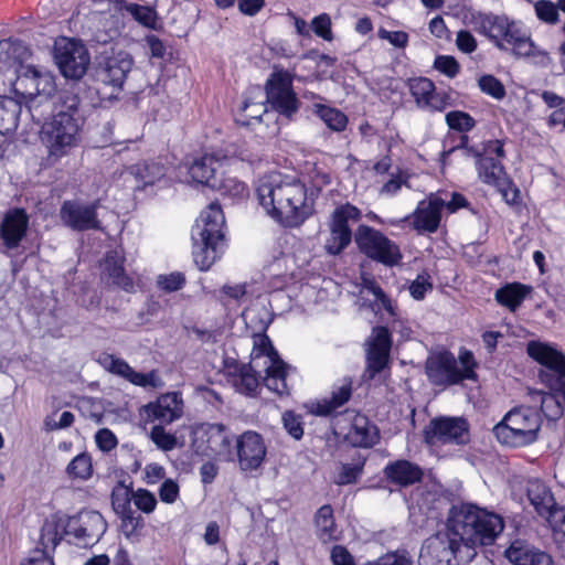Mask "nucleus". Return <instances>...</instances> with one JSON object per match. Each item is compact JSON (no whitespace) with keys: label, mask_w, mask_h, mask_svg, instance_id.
Listing matches in <instances>:
<instances>
[{"label":"nucleus","mask_w":565,"mask_h":565,"mask_svg":"<svg viewBox=\"0 0 565 565\" xmlns=\"http://www.w3.org/2000/svg\"><path fill=\"white\" fill-rule=\"evenodd\" d=\"M256 194L266 213L286 227L300 226L313 212L307 185L292 174L273 171L263 175Z\"/></svg>","instance_id":"nucleus-1"},{"label":"nucleus","mask_w":565,"mask_h":565,"mask_svg":"<svg viewBox=\"0 0 565 565\" xmlns=\"http://www.w3.org/2000/svg\"><path fill=\"white\" fill-rule=\"evenodd\" d=\"M249 364L234 362L226 366L230 382L237 392L254 396L259 387L257 367L266 371L264 384L278 395H288L290 392L287 377L289 366L279 358L267 335H259L254 341Z\"/></svg>","instance_id":"nucleus-2"},{"label":"nucleus","mask_w":565,"mask_h":565,"mask_svg":"<svg viewBox=\"0 0 565 565\" xmlns=\"http://www.w3.org/2000/svg\"><path fill=\"white\" fill-rule=\"evenodd\" d=\"M446 526L463 547L465 556L473 559L478 547L494 543L504 529V522L494 512L466 503L450 509Z\"/></svg>","instance_id":"nucleus-3"},{"label":"nucleus","mask_w":565,"mask_h":565,"mask_svg":"<svg viewBox=\"0 0 565 565\" xmlns=\"http://www.w3.org/2000/svg\"><path fill=\"white\" fill-rule=\"evenodd\" d=\"M526 352L543 366L539 377L552 391H532L531 399L534 404L540 403L541 412L548 420H556L564 411L558 396L565 404V355L554 345L540 341L529 342Z\"/></svg>","instance_id":"nucleus-4"},{"label":"nucleus","mask_w":565,"mask_h":565,"mask_svg":"<svg viewBox=\"0 0 565 565\" xmlns=\"http://www.w3.org/2000/svg\"><path fill=\"white\" fill-rule=\"evenodd\" d=\"M225 217L217 202L201 212L192 227L193 258L200 270H207L220 258L224 246Z\"/></svg>","instance_id":"nucleus-5"},{"label":"nucleus","mask_w":565,"mask_h":565,"mask_svg":"<svg viewBox=\"0 0 565 565\" xmlns=\"http://www.w3.org/2000/svg\"><path fill=\"white\" fill-rule=\"evenodd\" d=\"M75 102L67 111H58L53 116L44 130V142L47 149V160L55 163L66 157L81 141L82 120L76 116Z\"/></svg>","instance_id":"nucleus-6"},{"label":"nucleus","mask_w":565,"mask_h":565,"mask_svg":"<svg viewBox=\"0 0 565 565\" xmlns=\"http://www.w3.org/2000/svg\"><path fill=\"white\" fill-rule=\"evenodd\" d=\"M542 424L535 407H518L510 411L493 428L497 439L510 447H523L537 439Z\"/></svg>","instance_id":"nucleus-7"},{"label":"nucleus","mask_w":565,"mask_h":565,"mask_svg":"<svg viewBox=\"0 0 565 565\" xmlns=\"http://www.w3.org/2000/svg\"><path fill=\"white\" fill-rule=\"evenodd\" d=\"M477 362L471 351L461 349L458 360L450 352H441L426 362V374L434 385H455L463 380H476Z\"/></svg>","instance_id":"nucleus-8"},{"label":"nucleus","mask_w":565,"mask_h":565,"mask_svg":"<svg viewBox=\"0 0 565 565\" xmlns=\"http://www.w3.org/2000/svg\"><path fill=\"white\" fill-rule=\"evenodd\" d=\"M359 250L367 258L387 267L399 265L403 254L399 246L381 231L369 225H360L354 234Z\"/></svg>","instance_id":"nucleus-9"},{"label":"nucleus","mask_w":565,"mask_h":565,"mask_svg":"<svg viewBox=\"0 0 565 565\" xmlns=\"http://www.w3.org/2000/svg\"><path fill=\"white\" fill-rule=\"evenodd\" d=\"M465 555L463 547L445 525L444 530L426 540L419 559L423 565H459L472 561Z\"/></svg>","instance_id":"nucleus-10"},{"label":"nucleus","mask_w":565,"mask_h":565,"mask_svg":"<svg viewBox=\"0 0 565 565\" xmlns=\"http://www.w3.org/2000/svg\"><path fill=\"white\" fill-rule=\"evenodd\" d=\"M423 437L431 449L445 445H466L470 439L469 424L462 417H435L424 428Z\"/></svg>","instance_id":"nucleus-11"},{"label":"nucleus","mask_w":565,"mask_h":565,"mask_svg":"<svg viewBox=\"0 0 565 565\" xmlns=\"http://www.w3.org/2000/svg\"><path fill=\"white\" fill-rule=\"evenodd\" d=\"M266 100L280 116L292 120L300 108V100L292 88V76L289 72L275 71L266 82Z\"/></svg>","instance_id":"nucleus-12"},{"label":"nucleus","mask_w":565,"mask_h":565,"mask_svg":"<svg viewBox=\"0 0 565 565\" xmlns=\"http://www.w3.org/2000/svg\"><path fill=\"white\" fill-rule=\"evenodd\" d=\"M362 212L350 203L337 206L329 224L330 234L326 241L324 249L330 255H338L344 250L352 241V231L349 222H358Z\"/></svg>","instance_id":"nucleus-13"},{"label":"nucleus","mask_w":565,"mask_h":565,"mask_svg":"<svg viewBox=\"0 0 565 565\" xmlns=\"http://www.w3.org/2000/svg\"><path fill=\"white\" fill-rule=\"evenodd\" d=\"M195 452L209 458L232 459V438L222 424H205L194 430Z\"/></svg>","instance_id":"nucleus-14"},{"label":"nucleus","mask_w":565,"mask_h":565,"mask_svg":"<svg viewBox=\"0 0 565 565\" xmlns=\"http://www.w3.org/2000/svg\"><path fill=\"white\" fill-rule=\"evenodd\" d=\"M468 22L476 32L486 36L499 50H507L510 34L519 25L514 20L509 19L504 14L481 11L472 12Z\"/></svg>","instance_id":"nucleus-15"},{"label":"nucleus","mask_w":565,"mask_h":565,"mask_svg":"<svg viewBox=\"0 0 565 565\" xmlns=\"http://www.w3.org/2000/svg\"><path fill=\"white\" fill-rule=\"evenodd\" d=\"M107 530L104 516L97 511H81L71 516L64 527L66 535H72L75 543L89 547L99 542Z\"/></svg>","instance_id":"nucleus-16"},{"label":"nucleus","mask_w":565,"mask_h":565,"mask_svg":"<svg viewBox=\"0 0 565 565\" xmlns=\"http://www.w3.org/2000/svg\"><path fill=\"white\" fill-rule=\"evenodd\" d=\"M54 58L64 77L81 78L89 64L85 46L75 40L63 38L55 43Z\"/></svg>","instance_id":"nucleus-17"},{"label":"nucleus","mask_w":565,"mask_h":565,"mask_svg":"<svg viewBox=\"0 0 565 565\" xmlns=\"http://www.w3.org/2000/svg\"><path fill=\"white\" fill-rule=\"evenodd\" d=\"M446 201L438 194H430L426 199L418 202L414 212L403 220H390L387 224L398 225L402 222L408 221L412 227L418 234L435 233L437 232L443 211L445 210Z\"/></svg>","instance_id":"nucleus-18"},{"label":"nucleus","mask_w":565,"mask_h":565,"mask_svg":"<svg viewBox=\"0 0 565 565\" xmlns=\"http://www.w3.org/2000/svg\"><path fill=\"white\" fill-rule=\"evenodd\" d=\"M98 363L109 373L120 376L129 383L142 388H162L164 382L156 370L149 373L135 371L125 360L113 354L102 353Z\"/></svg>","instance_id":"nucleus-19"},{"label":"nucleus","mask_w":565,"mask_h":565,"mask_svg":"<svg viewBox=\"0 0 565 565\" xmlns=\"http://www.w3.org/2000/svg\"><path fill=\"white\" fill-rule=\"evenodd\" d=\"M132 66L134 58L128 52L113 50L110 54L104 56L98 65L96 70L97 81L115 89H120Z\"/></svg>","instance_id":"nucleus-20"},{"label":"nucleus","mask_w":565,"mask_h":565,"mask_svg":"<svg viewBox=\"0 0 565 565\" xmlns=\"http://www.w3.org/2000/svg\"><path fill=\"white\" fill-rule=\"evenodd\" d=\"M392 340L386 327H375L367 341L366 370L364 376L374 379L388 363Z\"/></svg>","instance_id":"nucleus-21"},{"label":"nucleus","mask_w":565,"mask_h":565,"mask_svg":"<svg viewBox=\"0 0 565 565\" xmlns=\"http://www.w3.org/2000/svg\"><path fill=\"white\" fill-rule=\"evenodd\" d=\"M98 202L81 203L78 201H65L60 210L62 222L75 231L99 230L100 222L97 217Z\"/></svg>","instance_id":"nucleus-22"},{"label":"nucleus","mask_w":565,"mask_h":565,"mask_svg":"<svg viewBox=\"0 0 565 565\" xmlns=\"http://www.w3.org/2000/svg\"><path fill=\"white\" fill-rule=\"evenodd\" d=\"M236 456L243 471L258 469L266 457V446L260 434L247 430L236 438Z\"/></svg>","instance_id":"nucleus-23"},{"label":"nucleus","mask_w":565,"mask_h":565,"mask_svg":"<svg viewBox=\"0 0 565 565\" xmlns=\"http://www.w3.org/2000/svg\"><path fill=\"white\" fill-rule=\"evenodd\" d=\"M408 87L411 95L422 109L443 111L450 105L449 96L445 93H437L434 82L429 78H412L408 82Z\"/></svg>","instance_id":"nucleus-24"},{"label":"nucleus","mask_w":565,"mask_h":565,"mask_svg":"<svg viewBox=\"0 0 565 565\" xmlns=\"http://www.w3.org/2000/svg\"><path fill=\"white\" fill-rule=\"evenodd\" d=\"M169 170L170 167L162 158L145 160L130 167V173L142 189L152 185H168L170 182Z\"/></svg>","instance_id":"nucleus-25"},{"label":"nucleus","mask_w":565,"mask_h":565,"mask_svg":"<svg viewBox=\"0 0 565 565\" xmlns=\"http://www.w3.org/2000/svg\"><path fill=\"white\" fill-rule=\"evenodd\" d=\"M526 493L535 511L542 516L552 521L559 512L561 518L565 520V510L558 509L550 488L539 479L529 480Z\"/></svg>","instance_id":"nucleus-26"},{"label":"nucleus","mask_w":565,"mask_h":565,"mask_svg":"<svg viewBox=\"0 0 565 565\" xmlns=\"http://www.w3.org/2000/svg\"><path fill=\"white\" fill-rule=\"evenodd\" d=\"M146 413L160 424H171L183 414L182 396L178 392L162 394L154 403L146 406Z\"/></svg>","instance_id":"nucleus-27"},{"label":"nucleus","mask_w":565,"mask_h":565,"mask_svg":"<svg viewBox=\"0 0 565 565\" xmlns=\"http://www.w3.org/2000/svg\"><path fill=\"white\" fill-rule=\"evenodd\" d=\"M29 226V216L23 209L9 210L1 224L0 233L7 248L19 246L24 238Z\"/></svg>","instance_id":"nucleus-28"},{"label":"nucleus","mask_w":565,"mask_h":565,"mask_svg":"<svg viewBox=\"0 0 565 565\" xmlns=\"http://www.w3.org/2000/svg\"><path fill=\"white\" fill-rule=\"evenodd\" d=\"M508 46L512 47L514 55L529 58L536 65L547 66L550 64L547 52L541 50L520 25L510 34Z\"/></svg>","instance_id":"nucleus-29"},{"label":"nucleus","mask_w":565,"mask_h":565,"mask_svg":"<svg viewBox=\"0 0 565 565\" xmlns=\"http://www.w3.org/2000/svg\"><path fill=\"white\" fill-rule=\"evenodd\" d=\"M222 166L223 160L216 156L204 154L192 162L189 174L194 182L215 189L220 184Z\"/></svg>","instance_id":"nucleus-30"},{"label":"nucleus","mask_w":565,"mask_h":565,"mask_svg":"<svg viewBox=\"0 0 565 565\" xmlns=\"http://www.w3.org/2000/svg\"><path fill=\"white\" fill-rule=\"evenodd\" d=\"M505 557L513 565H553L548 553L522 541L513 542L507 548Z\"/></svg>","instance_id":"nucleus-31"},{"label":"nucleus","mask_w":565,"mask_h":565,"mask_svg":"<svg viewBox=\"0 0 565 565\" xmlns=\"http://www.w3.org/2000/svg\"><path fill=\"white\" fill-rule=\"evenodd\" d=\"M353 380L350 376H344L337 381L331 390L329 398L318 402L312 413L319 416H329L338 408L342 407L352 396Z\"/></svg>","instance_id":"nucleus-32"},{"label":"nucleus","mask_w":565,"mask_h":565,"mask_svg":"<svg viewBox=\"0 0 565 565\" xmlns=\"http://www.w3.org/2000/svg\"><path fill=\"white\" fill-rule=\"evenodd\" d=\"M383 472L388 482L399 487L415 484L422 480L424 475L418 465L405 459L388 462Z\"/></svg>","instance_id":"nucleus-33"},{"label":"nucleus","mask_w":565,"mask_h":565,"mask_svg":"<svg viewBox=\"0 0 565 565\" xmlns=\"http://www.w3.org/2000/svg\"><path fill=\"white\" fill-rule=\"evenodd\" d=\"M30 57V51L22 41L6 39L0 41V71L13 70L19 73L22 64Z\"/></svg>","instance_id":"nucleus-34"},{"label":"nucleus","mask_w":565,"mask_h":565,"mask_svg":"<svg viewBox=\"0 0 565 565\" xmlns=\"http://www.w3.org/2000/svg\"><path fill=\"white\" fill-rule=\"evenodd\" d=\"M103 275L109 284L127 292H131L135 289L132 277L125 271L124 257L117 250L107 253Z\"/></svg>","instance_id":"nucleus-35"},{"label":"nucleus","mask_w":565,"mask_h":565,"mask_svg":"<svg viewBox=\"0 0 565 565\" xmlns=\"http://www.w3.org/2000/svg\"><path fill=\"white\" fill-rule=\"evenodd\" d=\"M345 437L354 447H372L379 438L377 428L370 423L366 416L359 414L354 416Z\"/></svg>","instance_id":"nucleus-36"},{"label":"nucleus","mask_w":565,"mask_h":565,"mask_svg":"<svg viewBox=\"0 0 565 565\" xmlns=\"http://www.w3.org/2000/svg\"><path fill=\"white\" fill-rule=\"evenodd\" d=\"M477 170L482 182L499 190L508 185V177L500 160L494 157H478Z\"/></svg>","instance_id":"nucleus-37"},{"label":"nucleus","mask_w":565,"mask_h":565,"mask_svg":"<svg viewBox=\"0 0 565 565\" xmlns=\"http://www.w3.org/2000/svg\"><path fill=\"white\" fill-rule=\"evenodd\" d=\"M125 28L122 10H114L108 14L100 17L98 26L95 31V40L98 43L106 44L118 39Z\"/></svg>","instance_id":"nucleus-38"},{"label":"nucleus","mask_w":565,"mask_h":565,"mask_svg":"<svg viewBox=\"0 0 565 565\" xmlns=\"http://www.w3.org/2000/svg\"><path fill=\"white\" fill-rule=\"evenodd\" d=\"M316 535L322 543H330L339 539V532L333 516V509L324 504L315 515Z\"/></svg>","instance_id":"nucleus-39"},{"label":"nucleus","mask_w":565,"mask_h":565,"mask_svg":"<svg viewBox=\"0 0 565 565\" xmlns=\"http://www.w3.org/2000/svg\"><path fill=\"white\" fill-rule=\"evenodd\" d=\"M531 291V286L521 282H510L495 291V300L510 311H515Z\"/></svg>","instance_id":"nucleus-40"},{"label":"nucleus","mask_w":565,"mask_h":565,"mask_svg":"<svg viewBox=\"0 0 565 565\" xmlns=\"http://www.w3.org/2000/svg\"><path fill=\"white\" fill-rule=\"evenodd\" d=\"M21 104L11 97L0 96V135H7L18 127Z\"/></svg>","instance_id":"nucleus-41"},{"label":"nucleus","mask_w":565,"mask_h":565,"mask_svg":"<svg viewBox=\"0 0 565 565\" xmlns=\"http://www.w3.org/2000/svg\"><path fill=\"white\" fill-rule=\"evenodd\" d=\"M365 466V458L358 454L351 462H340L333 482L338 486L354 484L361 478Z\"/></svg>","instance_id":"nucleus-42"},{"label":"nucleus","mask_w":565,"mask_h":565,"mask_svg":"<svg viewBox=\"0 0 565 565\" xmlns=\"http://www.w3.org/2000/svg\"><path fill=\"white\" fill-rule=\"evenodd\" d=\"M313 113L332 131L341 132L347 128L348 117L344 113L337 108L322 104H315Z\"/></svg>","instance_id":"nucleus-43"},{"label":"nucleus","mask_w":565,"mask_h":565,"mask_svg":"<svg viewBox=\"0 0 565 565\" xmlns=\"http://www.w3.org/2000/svg\"><path fill=\"white\" fill-rule=\"evenodd\" d=\"M36 68L34 66H26L23 72L18 74L17 82L14 84L15 92L28 98L30 102L38 98L39 90L36 88Z\"/></svg>","instance_id":"nucleus-44"},{"label":"nucleus","mask_w":565,"mask_h":565,"mask_svg":"<svg viewBox=\"0 0 565 565\" xmlns=\"http://www.w3.org/2000/svg\"><path fill=\"white\" fill-rule=\"evenodd\" d=\"M134 490L124 484V482H118L111 491V505L114 511L117 514L121 513H130L134 511L131 509V502L134 501Z\"/></svg>","instance_id":"nucleus-45"},{"label":"nucleus","mask_w":565,"mask_h":565,"mask_svg":"<svg viewBox=\"0 0 565 565\" xmlns=\"http://www.w3.org/2000/svg\"><path fill=\"white\" fill-rule=\"evenodd\" d=\"M122 10L130 13L141 25L152 30L158 28V13L153 8L137 3H126Z\"/></svg>","instance_id":"nucleus-46"},{"label":"nucleus","mask_w":565,"mask_h":565,"mask_svg":"<svg viewBox=\"0 0 565 565\" xmlns=\"http://www.w3.org/2000/svg\"><path fill=\"white\" fill-rule=\"evenodd\" d=\"M66 472L72 478L86 480L93 473L90 456L86 452L79 454L67 465Z\"/></svg>","instance_id":"nucleus-47"},{"label":"nucleus","mask_w":565,"mask_h":565,"mask_svg":"<svg viewBox=\"0 0 565 565\" xmlns=\"http://www.w3.org/2000/svg\"><path fill=\"white\" fill-rule=\"evenodd\" d=\"M445 119L450 129L459 132H468L476 126V120L468 113L461 110L447 113Z\"/></svg>","instance_id":"nucleus-48"},{"label":"nucleus","mask_w":565,"mask_h":565,"mask_svg":"<svg viewBox=\"0 0 565 565\" xmlns=\"http://www.w3.org/2000/svg\"><path fill=\"white\" fill-rule=\"evenodd\" d=\"M534 11L540 21L554 25L559 21L557 4L550 0H539L534 3Z\"/></svg>","instance_id":"nucleus-49"},{"label":"nucleus","mask_w":565,"mask_h":565,"mask_svg":"<svg viewBox=\"0 0 565 565\" xmlns=\"http://www.w3.org/2000/svg\"><path fill=\"white\" fill-rule=\"evenodd\" d=\"M267 111L264 103L245 102L242 107V114L238 115L236 121L243 126H249L253 121H260L263 115Z\"/></svg>","instance_id":"nucleus-50"},{"label":"nucleus","mask_w":565,"mask_h":565,"mask_svg":"<svg viewBox=\"0 0 565 565\" xmlns=\"http://www.w3.org/2000/svg\"><path fill=\"white\" fill-rule=\"evenodd\" d=\"M363 289L371 292L375 299L381 303L382 308L392 317L396 316L395 302L384 292V290L373 280L365 279L363 281Z\"/></svg>","instance_id":"nucleus-51"},{"label":"nucleus","mask_w":565,"mask_h":565,"mask_svg":"<svg viewBox=\"0 0 565 565\" xmlns=\"http://www.w3.org/2000/svg\"><path fill=\"white\" fill-rule=\"evenodd\" d=\"M480 90L497 100H501L505 96L504 85L493 75H482L478 79Z\"/></svg>","instance_id":"nucleus-52"},{"label":"nucleus","mask_w":565,"mask_h":565,"mask_svg":"<svg viewBox=\"0 0 565 565\" xmlns=\"http://www.w3.org/2000/svg\"><path fill=\"white\" fill-rule=\"evenodd\" d=\"M150 438L159 449L164 451L172 450L177 446V437L166 431L162 424L152 427Z\"/></svg>","instance_id":"nucleus-53"},{"label":"nucleus","mask_w":565,"mask_h":565,"mask_svg":"<svg viewBox=\"0 0 565 565\" xmlns=\"http://www.w3.org/2000/svg\"><path fill=\"white\" fill-rule=\"evenodd\" d=\"M284 428L295 439L299 440L303 436L302 417L292 411H286L281 416Z\"/></svg>","instance_id":"nucleus-54"},{"label":"nucleus","mask_w":565,"mask_h":565,"mask_svg":"<svg viewBox=\"0 0 565 565\" xmlns=\"http://www.w3.org/2000/svg\"><path fill=\"white\" fill-rule=\"evenodd\" d=\"M36 88L39 98L47 100L56 90L54 76L49 72H42L36 68Z\"/></svg>","instance_id":"nucleus-55"},{"label":"nucleus","mask_w":565,"mask_h":565,"mask_svg":"<svg viewBox=\"0 0 565 565\" xmlns=\"http://www.w3.org/2000/svg\"><path fill=\"white\" fill-rule=\"evenodd\" d=\"M134 504L141 512L149 514L156 510L157 498L147 489H138L134 492Z\"/></svg>","instance_id":"nucleus-56"},{"label":"nucleus","mask_w":565,"mask_h":565,"mask_svg":"<svg viewBox=\"0 0 565 565\" xmlns=\"http://www.w3.org/2000/svg\"><path fill=\"white\" fill-rule=\"evenodd\" d=\"M185 284V277L182 273L174 271L168 275H159L157 278L158 287L167 292L180 290Z\"/></svg>","instance_id":"nucleus-57"},{"label":"nucleus","mask_w":565,"mask_h":565,"mask_svg":"<svg viewBox=\"0 0 565 565\" xmlns=\"http://www.w3.org/2000/svg\"><path fill=\"white\" fill-rule=\"evenodd\" d=\"M121 520V530L126 537H132L143 526V520L135 511L118 514Z\"/></svg>","instance_id":"nucleus-58"},{"label":"nucleus","mask_w":565,"mask_h":565,"mask_svg":"<svg viewBox=\"0 0 565 565\" xmlns=\"http://www.w3.org/2000/svg\"><path fill=\"white\" fill-rule=\"evenodd\" d=\"M409 294L416 300L424 299L426 292L433 289L430 276L427 273H422L409 285Z\"/></svg>","instance_id":"nucleus-59"},{"label":"nucleus","mask_w":565,"mask_h":565,"mask_svg":"<svg viewBox=\"0 0 565 565\" xmlns=\"http://www.w3.org/2000/svg\"><path fill=\"white\" fill-rule=\"evenodd\" d=\"M413 561L406 551L387 553L367 565H412Z\"/></svg>","instance_id":"nucleus-60"},{"label":"nucleus","mask_w":565,"mask_h":565,"mask_svg":"<svg viewBox=\"0 0 565 565\" xmlns=\"http://www.w3.org/2000/svg\"><path fill=\"white\" fill-rule=\"evenodd\" d=\"M434 67L445 74L446 76L452 78L455 77L460 70L459 63L454 56L450 55H439L435 58Z\"/></svg>","instance_id":"nucleus-61"},{"label":"nucleus","mask_w":565,"mask_h":565,"mask_svg":"<svg viewBox=\"0 0 565 565\" xmlns=\"http://www.w3.org/2000/svg\"><path fill=\"white\" fill-rule=\"evenodd\" d=\"M215 189H218L232 196H245L247 193L246 184L234 178H221L220 184Z\"/></svg>","instance_id":"nucleus-62"},{"label":"nucleus","mask_w":565,"mask_h":565,"mask_svg":"<svg viewBox=\"0 0 565 565\" xmlns=\"http://www.w3.org/2000/svg\"><path fill=\"white\" fill-rule=\"evenodd\" d=\"M311 28L316 35L326 41L332 40L331 19L327 13H322L313 18L311 21Z\"/></svg>","instance_id":"nucleus-63"},{"label":"nucleus","mask_w":565,"mask_h":565,"mask_svg":"<svg viewBox=\"0 0 565 565\" xmlns=\"http://www.w3.org/2000/svg\"><path fill=\"white\" fill-rule=\"evenodd\" d=\"M179 484L172 480H164L159 488V498L167 504H173L179 498Z\"/></svg>","instance_id":"nucleus-64"}]
</instances>
